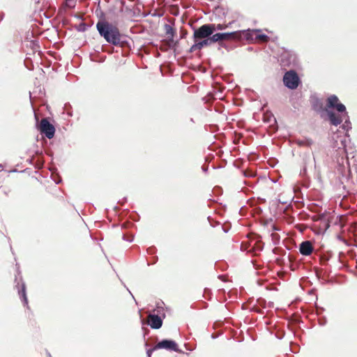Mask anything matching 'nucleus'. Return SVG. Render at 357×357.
Returning <instances> with one entry per match:
<instances>
[{"instance_id": "f257e3e1", "label": "nucleus", "mask_w": 357, "mask_h": 357, "mask_svg": "<svg viewBox=\"0 0 357 357\" xmlns=\"http://www.w3.org/2000/svg\"><path fill=\"white\" fill-rule=\"evenodd\" d=\"M327 107L335 109L340 113L339 115H336L334 112L327 110V115L331 125L337 126L342 122V117L347 116L348 118V113L346 110V107L344 105L339 102V99L337 96L331 95L328 98Z\"/></svg>"}, {"instance_id": "f03ea898", "label": "nucleus", "mask_w": 357, "mask_h": 357, "mask_svg": "<svg viewBox=\"0 0 357 357\" xmlns=\"http://www.w3.org/2000/svg\"><path fill=\"white\" fill-rule=\"evenodd\" d=\"M96 29L100 36L113 45H118L121 41V33L119 29L107 21H99L96 24Z\"/></svg>"}, {"instance_id": "7ed1b4c3", "label": "nucleus", "mask_w": 357, "mask_h": 357, "mask_svg": "<svg viewBox=\"0 0 357 357\" xmlns=\"http://www.w3.org/2000/svg\"><path fill=\"white\" fill-rule=\"evenodd\" d=\"M213 43H218L220 50L221 47H225L226 45L224 43V41L231 40H243V36L241 33V31H231V32H225V33H216L215 34L213 33L211 36Z\"/></svg>"}, {"instance_id": "20e7f679", "label": "nucleus", "mask_w": 357, "mask_h": 357, "mask_svg": "<svg viewBox=\"0 0 357 357\" xmlns=\"http://www.w3.org/2000/svg\"><path fill=\"white\" fill-rule=\"evenodd\" d=\"M16 266L17 274L15 275V287L17 290L18 295L20 296L21 301L23 303V305L29 308L26 284L22 280V277L21 275V272L20 271V267L18 266V264H17Z\"/></svg>"}, {"instance_id": "39448f33", "label": "nucleus", "mask_w": 357, "mask_h": 357, "mask_svg": "<svg viewBox=\"0 0 357 357\" xmlns=\"http://www.w3.org/2000/svg\"><path fill=\"white\" fill-rule=\"evenodd\" d=\"M280 61L283 67L294 68L298 66L297 55L291 50H284L280 54Z\"/></svg>"}, {"instance_id": "423d86ee", "label": "nucleus", "mask_w": 357, "mask_h": 357, "mask_svg": "<svg viewBox=\"0 0 357 357\" xmlns=\"http://www.w3.org/2000/svg\"><path fill=\"white\" fill-rule=\"evenodd\" d=\"M214 33V24H204L197 29H194L193 38L195 42L202 38H211Z\"/></svg>"}, {"instance_id": "0eeeda50", "label": "nucleus", "mask_w": 357, "mask_h": 357, "mask_svg": "<svg viewBox=\"0 0 357 357\" xmlns=\"http://www.w3.org/2000/svg\"><path fill=\"white\" fill-rule=\"evenodd\" d=\"M283 82L288 89H296L298 86L301 80L295 70L291 69L284 73Z\"/></svg>"}, {"instance_id": "6e6552de", "label": "nucleus", "mask_w": 357, "mask_h": 357, "mask_svg": "<svg viewBox=\"0 0 357 357\" xmlns=\"http://www.w3.org/2000/svg\"><path fill=\"white\" fill-rule=\"evenodd\" d=\"M37 128L40 130V133L45 135L48 139H50L54 137L55 134V128L47 120V119H43Z\"/></svg>"}, {"instance_id": "1a4fd4ad", "label": "nucleus", "mask_w": 357, "mask_h": 357, "mask_svg": "<svg viewBox=\"0 0 357 357\" xmlns=\"http://www.w3.org/2000/svg\"><path fill=\"white\" fill-rule=\"evenodd\" d=\"M155 349H164L167 351H176L178 353H181V354L184 353L183 351L179 349L177 343L174 340H169V339H164V340L158 342L155 345Z\"/></svg>"}, {"instance_id": "9d476101", "label": "nucleus", "mask_w": 357, "mask_h": 357, "mask_svg": "<svg viewBox=\"0 0 357 357\" xmlns=\"http://www.w3.org/2000/svg\"><path fill=\"white\" fill-rule=\"evenodd\" d=\"M260 31L258 29H247L241 30L243 39L245 40H261L262 41H266L268 37L265 34L259 33Z\"/></svg>"}, {"instance_id": "9b49d317", "label": "nucleus", "mask_w": 357, "mask_h": 357, "mask_svg": "<svg viewBox=\"0 0 357 357\" xmlns=\"http://www.w3.org/2000/svg\"><path fill=\"white\" fill-rule=\"evenodd\" d=\"M312 168H316L314 157H313L312 159L310 155L305 154L303 157V167L301 170L300 175L303 177H306L307 175V169H312Z\"/></svg>"}, {"instance_id": "f8f14e48", "label": "nucleus", "mask_w": 357, "mask_h": 357, "mask_svg": "<svg viewBox=\"0 0 357 357\" xmlns=\"http://www.w3.org/2000/svg\"><path fill=\"white\" fill-rule=\"evenodd\" d=\"M149 325L153 329H159L162 326V318L155 314H149Z\"/></svg>"}, {"instance_id": "ddd939ff", "label": "nucleus", "mask_w": 357, "mask_h": 357, "mask_svg": "<svg viewBox=\"0 0 357 357\" xmlns=\"http://www.w3.org/2000/svg\"><path fill=\"white\" fill-rule=\"evenodd\" d=\"M333 148L337 149L336 151H338L339 155H342L343 154H346V136L344 137H340L339 141L335 140Z\"/></svg>"}, {"instance_id": "4468645a", "label": "nucleus", "mask_w": 357, "mask_h": 357, "mask_svg": "<svg viewBox=\"0 0 357 357\" xmlns=\"http://www.w3.org/2000/svg\"><path fill=\"white\" fill-rule=\"evenodd\" d=\"M300 253L304 256H309L313 251V246L310 241H305L299 245Z\"/></svg>"}, {"instance_id": "2eb2a0df", "label": "nucleus", "mask_w": 357, "mask_h": 357, "mask_svg": "<svg viewBox=\"0 0 357 357\" xmlns=\"http://www.w3.org/2000/svg\"><path fill=\"white\" fill-rule=\"evenodd\" d=\"M164 29H165L166 35L168 36L169 40L170 42H173L174 36V33H175L174 29L172 28V26L171 25H169L168 24H165L164 25Z\"/></svg>"}, {"instance_id": "dca6fc26", "label": "nucleus", "mask_w": 357, "mask_h": 357, "mask_svg": "<svg viewBox=\"0 0 357 357\" xmlns=\"http://www.w3.org/2000/svg\"><path fill=\"white\" fill-rule=\"evenodd\" d=\"M199 46L200 49H202L204 47L209 46L211 44L213 43V41L212 40V38H202V40H199L197 41Z\"/></svg>"}, {"instance_id": "f3484780", "label": "nucleus", "mask_w": 357, "mask_h": 357, "mask_svg": "<svg viewBox=\"0 0 357 357\" xmlns=\"http://www.w3.org/2000/svg\"><path fill=\"white\" fill-rule=\"evenodd\" d=\"M296 144L301 146H310L313 144V141L310 138H305L303 139H298Z\"/></svg>"}, {"instance_id": "a211bd4d", "label": "nucleus", "mask_w": 357, "mask_h": 357, "mask_svg": "<svg viewBox=\"0 0 357 357\" xmlns=\"http://www.w3.org/2000/svg\"><path fill=\"white\" fill-rule=\"evenodd\" d=\"M344 119L345 121H344V124L342 126V128L344 130H345L348 131V130H351V122H350V121H349V117H348V118H347V116H346V117H342V121H343Z\"/></svg>"}, {"instance_id": "6ab92c4d", "label": "nucleus", "mask_w": 357, "mask_h": 357, "mask_svg": "<svg viewBox=\"0 0 357 357\" xmlns=\"http://www.w3.org/2000/svg\"><path fill=\"white\" fill-rule=\"evenodd\" d=\"M88 26L86 25V24L84 23V22H81L79 24H78V26L76 27V29L78 31H80V32H84L86 30Z\"/></svg>"}, {"instance_id": "aec40b11", "label": "nucleus", "mask_w": 357, "mask_h": 357, "mask_svg": "<svg viewBox=\"0 0 357 357\" xmlns=\"http://www.w3.org/2000/svg\"><path fill=\"white\" fill-rule=\"evenodd\" d=\"M225 29H226L225 24H214V31L215 30H224Z\"/></svg>"}, {"instance_id": "412c9836", "label": "nucleus", "mask_w": 357, "mask_h": 357, "mask_svg": "<svg viewBox=\"0 0 357 357\" xmlns=\"http://www.w3.org/2000/svg\"><path fill=\"white\" fill-rule=\"evenodd\" d=\"M197 50H201L199 46V44H198L197 41L195 42V44L191 46V47L190 49V52H194V51H195Z\"/></svg>"}, {"instance_id": "4be33fe9", "label": "nucleus", "mask_w": 357, "mask_h": 357, "mask_svg": "<svg viewBox=\"0 0 357 357\" xmlns=\"http://www.w3.org/2000/svg\"><path fill=\"white\" fill-rule=\"evenodd\" d=\"M158 349H155V346L153 348H151L146 351V354L148 357H151L152 353L157 350Z\"/></svg>"}, {"instance_id": "5701e85b", "label": "nucleus", "mask_w": 357, "mask_h": 357, "mask_svg": "<svg viewBox=\"0 0 357 357\" xmlns=\"http://www.w3.org/2000/svg\"><path fill=\"white\" fill-rule=\"evenodd\" d=\"M123 239L124 241H128V242H132L133 240H134V236H130V237H127L126 235H123Z\"/></svg>"}, {"instance_id": "b1692460", "label": "nucleus", "mask_w": 357, "mask_h": 357, "mask_svg": "<svg viewBox=\"0 0 357 357\" xmlns=\"http://www.w3.org/2000/svg\"><path fill=\"white\" fill-rule=\"evenodd\" d=\"M202 171L204 172H206L208 171V167L202 166Z\"/></svg>"}, {"instance_id": "393cba45", "label": "nucleus", "mask_w": 357, "mask_h": 357, "mask_svg": "<svg viewBox=\"0 0 357 357\" xmlns=\"http://www.w3.org/2000/svg\"><path fill=\"white\" fill-rule=\"evenodd\" d=\"M119 1V3H121V7H123L124 5H125V1L124 0H118Z\"/></svg>"}, {"instance_id": "a878e982", "label": "nucleus", "mask_w": 357, "mask_h": 357, "mask_svg": "<svg viewBox=\"0 0 357 357\" xmlns=\"http://www.w3.org/2000/svg\"><path fill=\"white\" fill-rule=\"evenodd\" d=\"M245 176H253V174L252 173L245 172Z\"/></svg>"}, {"instance_id": "bb28decb", "label": "nucleus", "mask_w": 357, "mask_h": 357, "mask_svg": "<svg viewBox=\"0 0 357 357\" xmlns=\"http://www.w3.org/2000/svg\"><path fill=\"white\" fill-rule=\"evenodd\" d=\"M185 347L189 351H192L194 349L193 348L188 347L187 344H185Z\"/></svg>"}, {"instance_id": "cd10ccee", "label": "nucleus", "mask_w": 357, "mask_h": 357, "mask_svg": "<svg viewBox=\"0 0 357 357\" xmlns=\"http://www.w3.org/2000/svg\"><path fill=\"white\" fill-rule=\"evenodd\" d=\"M128 291H129V293L130 294V295L132 296V298L135 300V303L137 304L134 296L132 294V293L130 292V291L127 288Z\"/></svg>"}, {"instance_id": "c85d7f7f", "label": "nucleus", "mask_w": 357, "mask_h": 357, "mask_svg": "<svg viewBox=\"0 0 357 357\" xmlns=\"http://www.w3.org/2000/svg\"><path fill=\"white\" fill-rule=\"evenodd\" d=\"M232 23H233V22H229V23H228V24H225L226 28H228V27L231 26V24Z\"/></svg>"}, {"instance_id": "c756f323", "label": "nucleus", "mask_w": 357, "mask_h": 357, "mask_svg": "<svg viewBox=\"0 0 357 357\" xmlns=\"http://www.w3.org/2000/svg\"><path fill=\"white\" fill-rule=\"evenodd\" d=\"M321 108H322L321 105H320L319 108H317V107H314V109L317 110V111H319Z\"/></svg>"}, {"instance_id": "7c9ffc66", "label": "nucleus", "mask_w": 357, "mask_h": 357, "mask_svg": "<svg viewBox=\"0 0 357 357\" xmlns=\"http://www.w3.org/2000/svg\"><path fill=\"white\" fill-rule=\"evenodd\" d=\"M272 237H273V238H278V235L273 234Z\"/></svg>"}, {"instance_id": "2f4dec72", "label": "nucleus", "mask_w": 357, "mask_h": 357, "mask_svg": "<svg viewBox=\"0 0 357 357\" xmlns=\"http://www.w3.org/2000/svg\"><path fill=\"white\" fill-rule=\"evenodd\" d=\"M70 0H66V5H67L68 6H69V7H71V6L69 5V3H68V2H70Z\"/></svg>"}, {"instance_id": "473e14b6", "label": "nucleus", "mask_w": 357, "mask_h": 357, "mask_svg": "<svg viewBox=\"0 0 357 357\" xmlns=\"http://www.w3.org/2000/svg\"><path fill=\"white\" fill-rule=\"evenodd\" d=\"M47 357H52L50 352L47 351Z\"/></svg>"}, {"instance_id": "72a5a7b5", "label": "nucleus", "mask_w": 357, "mask_h": 357, "mask_svg": "<svg viewBox=\"0 0 357 357\" xmlns=\"http://www.w3.org/2000/svg\"><path fill=\"white\" fill-rule=\"evenodd\" d=\"M273 230H278L275 226L273 227Z\"/></svg>"}, {"instance_id": "f704fd0d", "label": "nucleus", "mask_w": 357, "mask_h": 357, "mask_svg": "<svg viewBox=\"0 0 357 357\" xmlns=\"http://www.w3.org/2000/svg\"><path fill=\"white\" fill-rule=\"evenodd\" d=\"M262 249H263V247L262 246H259V250H261Z\"/></svg>"}, {"instance_id": "c9c22d12", "label": "nucleus", "mask_w": 357, "mask_h": 357, "mask_svg": "<svg viewBox=\"0 0 357 357\" xmlns=\"http://www.w3.org/2000/svg\"><path fill=\"white\" fill-rule=\"evenodd\" d=\"M190 121H191V122H192V123H194V120H193V119H190Z\"/></svg>"}, {"instance_id": "e433bc0d", "label": "nucleus", "mask_w": 357, "mask_h": 357, "mask_svg": "<svg viewBox=\"0 0 357 357\" xmlns=\"http://www.w3.org/2000/svg\"><path fill=\"white\" fill-rule=\"evenodd\" d=\"M59 182H61V181H56V184H59Z\"/></svg>"}, {"instance_id": "4c0bfd02", "label": "nucleus", "mask_w": 357, "mask_h": 357, "mask_svg": "<svg viewBox=\"0 0 357 357\" xmlns=\"http://www.w3.org/2000/svg\"><path fill=\"white\" fill-rule=\"evenodd\" d=\"M324 324H325V322H323V323L320 322V324H321V325H324Z\"/></svg>"}, {"instance_id": "58836bf2", "label": "nucleus", "mask_w": 357, "mask_h": 357, "mask_svg": "<svg viewBox=\"0 0 357 357\" xmlns=\"http://www.w3.org/2000/svg\"><path fill=\"white\" fill-rule=\"evenodd\" d=\"M1 20H3V15L2 14H1Z\"/></svg>"}]
</instances>
